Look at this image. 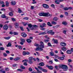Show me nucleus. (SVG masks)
<instances>
[{
	"label": "nucleus",
	"instance_id": "a878e982",
	"mask_svg": "<svg viewBox=\"0 0 73 73\" xmlns=\"http://www.w3.org/2000/svg\"><path fill=\"white\" fill-rule=\"evenodd\" d=\"M23 24L24 25V26H26L27 25H28V23L27 22L26 23H25L24 22H23Z\"/></svg>",
	"mask_w": 73,
	"mask_h": 73
},
{
	"label": "nucleus",
	"instance_id": "cd10ccee",
	"mask_svg": "<svg viewBox=\"0 0 73 73\" xmlns=\"http://www.w3.org/2000/svg\"><path fill=\"white\" fill-rule=\"evenodd\" d=\"M9 15L10 16H13V15L12 12H9Z\"/></svg>",
	"mask_w": 73,
	"mask_h": 73
},
{
	"label": "nucleus",
	"instance_id": "2f4dec72",
	"mask_svg": "<svg viewBox=\"0 0 73 73\" xmlns=\"http://www.w3.org/2000/svg\"><path fill=\"white\" fill-rule=\"evenodd\" d=\"M28 62L29 63V64H33V61L32 60H29Z\"/></svg>",
	"mask_w": 73,
	"mask_h": 73
},
{
	"label": "nucleus",
	"instance_id": "864d4df0",
	"mask_svg": "<svg viewBox=\"0 0 73 73\" xmlns=\"http://www.w3.org/2000/svg\"><path fill=\"white\" fill-rule=\"evenodd\" d=\"M48 46H52L51 45V44H50V43H48Z\"/></svg>",
	"mask_w": 73,
	"mask_h": 73
},
{
	"label": "nucleus",
	"instance_id": "393cba45",
	"mask_svg": "<svg viewBox=\"0 0 73 73\" xmlns=\"http://www.w3.org/2000/svg\"><path fill=\"white\" fill-rule=\"evenodd\" d=\"M60 27L59 25H57L55 26H54L53 27V28H57Z\"/></svg>",
	"mask_w": 73,
	"mask_h": 73
},
{
	"label": "nucleus",
	"instance_id": "79ce46f5",
	"mask_svg": "<svg viewBox=\"0 0 73 73\" xmlns=\"http://www.w3.org/2000/svg\"><path fill=\"white\" fill-rule=\"evenodd\" d=\"M24 20H28L29 18L28 17H25L23 18Z\"/></svg>",
	"mask_w": 73,
	"mask_h": 73
},
{
	"label": "nucleus",
	"instance_id": "5701e85b",
	"mask_svg": "<svg viewBox=\"0 0 73 73\" xmlns=\"http://www.w3.org/2000/svg\"><path fill=\"white\" fill-rule=\"evenodd\" d=\"M20 59V58L17 57L15 58L14 60H15V61H18Z\"/></svg>",
	"mask_w": 73,
	"mask_h": 73
},
{
	"label": "nucleus",
	"instance_id": "7ed1b4c3",
	"mask_svg": "<svg viewBox=\"0 0 73 73\" xmlns=\"http://www.w3.org/2000/svg\"><path fill=\"white\" fill-rule=\"evenodd\" d=\"M38 68L39 69L41 70V71H42V72H45L46 73V72H47L48 71L47 70L43 69V68H42V67L40 66H38Z\"/></svg>",
	"mask_w": 73,
	"mask_h": 73
},
{
	"label": "nucleus",
	"instance_id": "49530a36",
	"mask_svg": "<svg viewBox=\"0 0 73 73\" xmlns=\"http://www.w3.org/2000/svg\"><path fill=\"white\" fill-rule=\"evenodd\" d=\"M1 17L2 18H5V17H6L5 16V15L4 14L1 15Z\"/></svg>",
	"mask_w": 73,
	"mask_h": 73
},
{
	"label": "nucleus",
	"instance_id": "9b49d317",
	"mask_svg": "<svg viewBox=\"0 0 73 73\" xmlns=\"http://www.w3.org/2000/svg\"><path fill=\"white\" fill-rule=\"evenodd\" d=\"M60 45L62 46H66V43L63 42H61L60 43Z\"/></svg>",
	"mask_w": 73,
	"mask_h": 73
},
{
	"label": "nucleus",
	"instance_id": "37998d69",
	"mask_svg": "<svg viewBox=\"0 0 73 73\" xmlns=\"http://www.w3.org/2000/svg\"><path fill=\"white\" fill-rule=\"evenodd\" d=\"M64 14L66 16H68V13L67 12H65Z\"/></svg>",
	"mask_w": 73,
	"mask_h": 73
},
{
	"label": "nucleus",
	"instance_id": "f704fd0d",
	"mask_svg": "<svg viewBox=\"0 0 73 73\" xmlns=\"http://www.w3.org/2000/svg\"><path fill=\"white\" fill-rule=\"evenodd\" d=\"M11 37L10 36L8 37H5L4 38L6 40H9V39H10Z\"/></svg>",
	"mask_w": 73,
	"mask_h": 73
},
{
	"label": "nucleus",
	"instance_id": "f8f14e48",
	"mask_svg": "<svg viewBox=\"0 0 73 73\" xmlns=\"http://www.w3.org/2000/svg\"><path fill=\"white\" fill-rule=\"evenodd\" d=\"M46 27V24L45 23H43L42 25H40V28H43V27Z\"/></svg>",
	"mask_w": 73,
	"mask_h": 73
},
{
	"label": "nucleus",
	"instance_id": "473e14b6",
	"mask_svg": "<svg viewBox=\"0 0 73 73\" xmlns=\"http://www.w3.org/2000/svg\"><path fill=\"white\" fill-rule=\"evenodd\" d=\"M21 42L23 43L25 42V39H21Z\"/></svg>",
	"mask_w": 73,
	"mask_h": 73
},
{
	"label": "nucleus",
	"instance_id": "de8ad7c7",
	"mask_svg": "<svg viewBox=\"0 0 73 73\" xmlns=\"http://www.w3.org/2000/svg\"><path fill=\"white\" fill-rule=\"evenodd\" d=\"M13 35H18V33L16 32H14L13 33Z\"/></svg>",
	"mask_w": 73,
	"mask_h": 73
},
{
	"label": "nucleus",
	"instance_id": "f257e3e1",
	"mask_svg": "<svg viewBox=\"0 0 73 73\" xmlns=\"http://www.w3.org/2000/svg\"><path fill=\"white\" fill-rule=\"evenodd\" d=\"M39 15L40 16H44V17H48L50 16V17H52V15L50 14L49 13H41L39 14Z\"/></svg>",
	"mask_w": 73,
	"mask_h": 73
},
{
	"label": "nucleus",
	"instance_id": "c85d7f7f",
	"mask_svg": "<svg viewBox=\"0 0 73 73\" xmlns=\"http://www.w3.org/2000/svg\"><path fill=\"white\" fill-rule=\"evenodd\" d=\"M62 24H63V25H67V22L65 21H63L62 22Z\"/></svg>",
	"mask_w": 73,
	"mask_h": 73
},
{
	"label": "nucleus",
	"instance_id": "6e6552de",
	"mask_svg": "<svg viewBox=\"0 0 73 73\" xmlns=\"http://www.w3.org/2000/svg\"><path fill=\"white\" fill-rule=\"evenodd\" d=\"M43 6L44 8H46V9H47L49 8V6L46 4H43Z\"/></svg>",
	"mask_w": 73,
	"mask_h": 73
},
{
	"label": "nucleus",
	"instance_id": "20e7f679",
	"mask_svg": "<svg viewBox=\"0 0 73 73\" xmlns=\"http://www.w3.org/2000/svg\"><path fill=\"white\" fill-rule=\"evenodd\" d=\"M28 27L30 28V30H33V28L32 27V25L31 24H28Z\"/></svg>",
	"mask_w": 73,
	"mask_h": 73
},
{
	"label": "nucleus",
	"instance_id": "a19ab883",
	"mask_svg": "<svg viewBox=\"0 0 73 73\" xmlns=\"http://www.w3.org/2000/svg\"><path fill=\"white\" fill-rule=\"evenodd\" d=\"M63 9H64V11H67V10H68V7H65Z\"/></svg>",
	"mask_w": 73,
	"mask_h": 73
},
{
	"label": "nucleus",
	"instance_id": "680f3d73",
	"mask_svg": "<svg viewBox=\"0 0 73 73\" xmlns=\"http://www.w3.org/2000/svg\"><path fill=\"white\" fill-rule=\"evenodd\" d=\"M51 7H52V8H54L55 5L53 4H52L51 5Z\"/></svg>",
	"mask_w": 73,
	"mask_h": 73
},
{
	"label": "nucleus",
	"instance_id": "b1692460",
	"mask_svg": "<svg viewBox=\"0 0 73 73\" xmlns=\"http://www.w3.org/2000/svg\"><path fill=\"white\" fill-rule=\"evenodd\" d=\"M26 41L27 42H28V43H30V42H31V39H27V40Z\"/></svg>",
	"mask_w": 73,
	"mask_h": 73
},
{
	"label": "nucleus",
	"instance_id": "6ab92c4d",
	"mask_svg": "<svg viewBox=\"0 0 73 73\" xmlns=\"http://www.w3.org/2000/svg\"><path fill=\"white\" fill-rule=\"evenodd\" d=\"M51 23L52 25H56L57 24V22L54 21H52L51 22Z\"/></svg>",
	"mask_w": 73,
	"mask_h": 73
},
{
	"label": "nucleus",
	"instance_id": "2eb2a0df",
	"mask_svg": "<svg viewBox=\"0 0 73 73\" xmlns=\"http://www.w3.org/2000/svg\"><path fill=\"white\" fill-rule=\"evenodd\" d=\"M53 20L54 21H57L58 20V18L56 17H55L53 18Z\"/></svg>",
	"mask_w": 73,
	"mask_h": 73
},
{
	"label": "nucleus",
	"instance_id": "bb28decb",
	"mask_svg": "<svg viewBox=\"0 0 73 73\" xmlns=\"http://www.w3.org/2000/svg\"><path fill=\"white\" fill-rule=\"evenodd\" d=\"M6 7H8L9 6V3L8 1H6Z\"/></svg>",
	"mask_w": 73,
	"mask_h": 73
},
{
	"label": "nucleus",
	"instance_id": "a211bd4d",
	"mask_svg": "<svg viewBox=\"0 0 73 73\" xmlns=\"http://www.w3.org/2000/svg\"><path fill=\"white\" fill-rule=\"evenodd\" d=\"M11 46H12V43L11 42H9L8 44L7 45V47Z\"/></svg>",
	"mask_w": 73,
	"mask_h": 73
},
{
	"label": "nucleus",
	"instance_id": "39448f33",
	"mask_svg": "<svg viewBox=\"0 0 73 73\" xmlns=\"http://www.w3.org/2000/svg\"><path fill=\"white\" fill-rule=\"evenodd\" d=\"M41 44L40 45H39V46H40L41 47V48H44V43L42 42H40Z\"/></svg>",
	"mask_w": 73,
	"mask_h": 73
},
{
	"label": "nucleus",
	"instance_id": "412c9836",
	"mask_svg": "<svg viewBox=\"0 0 73 73\" xmlns=\"http://www.w3.org/2000/svg\"><path fill=\"white\" fill-rule=\"evenodd\" d=\"M60 2V1H59V0H56L55 3L57 4H60V3H59Z\"/></svg>",
	"mask_w": 73,
	"mask_h": 73
},
{
	"label": "nucleus",
	"instance_id": "bf43d9fd",
	"mask_svg": "<svg viewBox=\"0 0 73 73\" xmlns=\"http://www.w3.org/2000/svg\"><path fill=\"white\" fill-rule=\"evenodd\" d=\"M14 25H15V26H18L19 25V23H15L14 24Z\"/></svg>",
	"mask_w": 73,
	"mask_h": 73
},
{
	"label": "nucleus",
	"instance_id": "4c0bfd02",
	"mask_svg": "<svg viewBox=\"0 0 73 73\" xmlns=\"http://www.w3.org/2000/svg\"><path fill=\"white\" fill-rule=\"evenodd\" d=\"M21 69H25V68L23 66H21Z\"/></svg>",
	"mask_w": 73,
	"mask_h": 73
},
{
	"label": "nucleus",
	"instance_id": "4be33fe9",
	"mask_svg": "<svg viewBox=\"0 0 73 73\" xmlns=\"http://www.w3.org/2000/svg\"><path fill=\"white\" fill-rule=\"evenodd\" d=\"M18 12L19 13H21L23 12V11H22L19 8H18Z\"/></svg>",
	"mask_w": 73,
	"mask_h": 73
},
{
	"label": "nucleus",
	"instance_id": "e2e57ef3",
	"mask_svg": "<svg viewBox=\"0 0 73 73\" xmlns=\"http://www.w3.org/2000/svg\"><path fill=\"white\" fill-rule=\"evenodd\" d=\"M23 65L25 66H27V65H28L27 63V62H26L24 63L23 64Z\"/></svg>",
	"mask_w": 73,
	"mask_h": 73
},
{
	"label": "nucleus",
	"instance_id": "ea45409f",
	"mask_svg": "<svg viewBox=\"0 0 73 73\" xmlns=\"http://www.w3.org/2000/svg\"><path fill=\"white\" fill-rule=\"evenodd\" d=\"M0 3L1 4H4V2L3 1L0 0Z\"/></svg>",
	"mask_w": 73,
	"mask_h": 73
},
{
	"label": "nucleus",
	"instance_id": "f3484780",
	"mask_svg": "<svg viewBox=\"0 0 73 73\" xmlns=\"http://www.w3.org/2000/svg\"><path fill=\"white\" fill-rule=\"evenodd\" d=\"M66 53L68 54H72V51H71V50H67L66 51Z\"/></svg>",
	"mask_w": 73,
	"mask_h": 73
},
{
	"label": "nucleus",
	"instance_id": "774afa93",
	"mask_svg": "<svg viewBox=\"0 0 73 73\" xmlns=\"http://www.w3.org/2000/svg\"><path fill=\"white\" fill-rule=\"evenodd\" d=\"M44 41H45V42H48L49 41V40L45 39L44 40Z\"/></svg>",
	"mask_w": 73,
	"mask_h": 73
},
{
	"label": "nucleus",
	"instance_id": "58836bf2",
	"mask_svg": "<svg viewBox=\"0 0 73 73\" xmlns=\"http://www.w3.org/2000/svg\"><path fill=\"white\" fill-rule=\"evenodd\" d=\"M0 50H4V48L3 47H0Z\"/></svg>",
	"mask_w": 73,
	"mask_h": 73
},
{
	"label": "nucleus",
	"instance_id": "c9c22d12",
	"mask_svg": "<svg viewBox=\"0 0 73 73\" xmlns=\"http://www.w3.org/2000/svg\"><path fill=\"white\" fill-rule=\"evenodd\" d=\"M29 60L32 61V60L33 59V57H31L29 58Z\"/></svg>",
	"mask_w": 73,
	"mask_h": 73
},
{
	"label": "nucleus",
	"instance_id": "69168bd1",
	"mask_svg": "<svg viewBox=\"0 0 73 73\" xmlns=\"http://www.w3.org/2000/svg\"><path fill=\"white\" fill-rule=\"evenodd\" d=\"M42 35H46V32H42Z\"/></svg>",
	"mask_w": 73,
	"mask_h": 73
},
{
	"label": "nucleus",
	"instance_id": "338daca9",
	"mask_svg": "<svg viewBox=\"0 0 73 73\" xmlns=\"http://www.w3.org/2000/svg\"><path fill=\"white\" fill-rule=\"evenodd\" d=\"M63 33H64V34H65H65H66V30H64L63 32Z\"/></svg>",
	"mask_w": 73,
	"mask_h": 73
},
{
	"label": "nucleus",
	"instance_id": "c03bdc74",
	"mask_svg": "<svg viewBox=\"0 0 73 73\" xmlns=\"http://www.w3.org/2000/svg\"><path fill=\"white\" fill-rule=\"evenodd\" d=\"M52 30H50V31H48L47 32V33H48V34L50 33H50L52 32Z\"/></svg>",
	"mask_w": 73,
	"mask_h": 73
},
{
	"label": "nucleus",
	"instance_id": "9d476101",
	"mask_svg": "<svg viewBox=\"0 0 73 73\" xmlns=\"http://www.w3.org/2000/svg\"><path fill=\"white\" fill-rule=\"evenodd\" d=\"M35 69L37 71V73H42V72L41 71L39 70L37 68V67H35Z\"/></svg>",
	"mask_w": 73,
	"mask_h": 73
},
{
	"label": "nucleus",
	"instance_id": "ddd939ff",
	"mask_svg": "<svg viewBox=\"0 0 73 73\" xmlns=\"http://www.w3.org/2000/svg\"><path fill=\"white\" fill-rule=\"evenodd\" d=\"M22 36L23 37H27V34L25 33H22Z\"/></svg>",
	"mask_w": 73,
	"mask_h": 73
},
{
	"label": "nucleus",
	"instance_id": "13d9d810",
	"mask_svg": "<svg viewBox=\"0 0 73 73\" xmlns=\"http://www.w3.org/2000/svg\"><path fill=\"white\" fill-rule=\"evenodd\" d=\"M23 54L24 56H25L26 55V52H25V51H23Z\"/></svg>",
	"mask_w": 73,
	"mask_h": 73
},
{
	"label": "nucleus",
	"instance_id": "4d7b16f0",
	"mask_svg": "<svg viewBox=\"0 0 73 73\" xmlns=\"http://www.w3.org/2000/svg\"><path fill=\"white\" fill-rule=\"evenodd\" d=\"M3 55L4 56V57H6V56H7V54L5 53H4L3 54Z\"/></svg>",
	"mask_w": 73,
	"mask_h": 73
},
{
	"label": "nucleus",
	"instance_id": "c756f323",
	"mask_svg": "<svg viewBox=\"0 0 73 73\" xmlns=\"http://www.w3.org/2000/svg\"><path fill=\"white\" fill-rule=\"evenodd\" d=\"M47 25L48 26H49V27H52V25L50 24V23L49 22L47 23Z\"/></svg>",
	"mask_w": 73,
	"mask_h": 73
},
{
	"label": "nucleus",
	"instance_id": "8fccbe9b",
	"mask_svg": "<svg viewBox=\"0 0 73 73\" xmlns=\"http://www.w3.org/2000/svg\"><path fill=\"white\" fill-rule=\"evenodd\" d=\"M29 72H32L33 70L32 68H29Z\"/></svg>",
	"mask_w": 73,
	"mask_h": 73
},
{
	"label": "nucleus",
	"instance_id": "0eeeda50",
	"mask_svg": "<svg viewBox=\"0 0 73 73\" xmlns=\"http://www.w3.org/2000/svg\"><path fill=\"white\" fill-rule=\"evenodd\" d=\"M3 28L4 30H5V31H7V29H8V26L7 25H4L3 27Z\"/></svg>",
	"mask_w": 73,
	"mask_h": 73
},
{
	"label": "nucleus",
	"instance_id": "a18cd8bd",
	"mask_svg": "<svg viewBox=\"0 0 73 73\" xmlns=\"http://www.w3.org/2000/svg\"><path fill=\"white\" fill-rule=\"evenodd\" d=\"M11 20L15 22L16 21V19L13 18H12Z\"/></svg>",
	"mask_w": 73,
	"mask_h": 73
},
{
	"label": "nucleus",
	"instance_id": "5fc2aeb1",
	"mask_svg": "<svg viewBox=\"0 0 73 73\" xmlns=\"http://www.w3.org/2000/svg\"><path fill=\"white\" fill-rule=\"evenodd\" d=\"M25 61L26 62H28V60H23L22 62H25Z\"/></svg>",
	"mask_w": 73,
	"mask_h": 73
},
{
	"label": "nucleus",
	"instance_id": "aec40b11",
	"mask_svg": "<svg viewBox=\"0 0 73 73\" xmlns=\"http://www.w3.org/2000/svg\"><path fill=\"white\" fill-rule=\"evenodd\" d=\"M62 50L63 51H66V47H63L61 48Z\"/></svg>",
	"mask_w": 73,
	"mask_h": 73
},
{
	"label": "nucleus",
	"instance_id": "4468645a",
	"mask_svg": "<svg viewBox=\"0 0 73 73\" xmlns=\"http://www.w3.org/2000/svg\"><path fill=\"white\" fill-rule=\"evenodd\" d=\"M45 65V64L44 62H41L39 64V66H44Z\"/></svg>",
	"mask_w": 73,
	"mask_h": 73
},
{
	"label": "nucleus",
	"instance_id": "09e8293b",
	"mask_svg": "<svg viewBox=\"0 0 73 73\" xmlns=\"http://www.w3.org/2000/svg\"><path fill=\"white\" fill-rule=\"evenodd\" d=\"M18 48H19V49H22V47L21 46V45L18 46Z\"/></svg>",
	"mask_w": 73,
	"mask_h": 73
},
{
	"label": "nucleus",
	"instance_id": "7c9ffc66",
	"mask_svg": "<svg viewBox=\"0 0 73 73\" xmlns=\"http://www.w3.org/2000/svg\"><path fill=\"white\" fill-rule=\"evenodd\" d=\"M54 44H58V41H57V40H54Z\"/></svg>",
	"mask_w": 73,
	"mask_h": 73
},
{
	"label": "nucleus",
	"instance_id": "052dcab7",
	"mask_svg": "<svg viewBox=\"0 0 73 73\" xmlns=\"http://www.w3.org/2000/svg\"><path fill=\"white\" fill-rule=\"evenodd\" d=\"M13 67H16L17 66V64H14L12 65Z\"/></svg>",
	"mask_w": 73,
	"mask_h": 73
},
{
	"label": "nucleus",
	"instance_id": "423d86ee",
	"mask_svg": "<svg viewBox=\"0 0 73 73\" xmlns=\"http://www.w3.org/2000/svg\"><path fill=\"white\" fill-rule=\"evenodd\" d=\"M35 46H38V47L36 48V49L35 50L36 51H38L39 50V45L38 44H35Z\"/></svg>",
	"mask_w": 73,
	"mask_h": 73
},
{
	"label": "nucleus",
	"instance_id": "603ef678",
	"mask_svg": "<svg viewBox=\"0 0 73 73\" xmlns=\"http://www.w3.org/2000/svg\"><path fill=\"white\" fill-rule=\"evenodd\" d=\"M60 60H64V57H60Z\"/></svg>",
	"mask_w": 73,
	"mask_h": 73
},
{
	"label": "nucleus",
	"instance_id": "dca6fc26",
	"mask_svg": "<svg viewBox=\"0 0 73 73\" xmlns=\"http://www.w3.org/2000/svg\"><path fill=\"white\" fill-rule=\"evenodd\" d=\"M11 3L12 5H16V2L15 1H12Z\"/></svg>",
	"mask_w": 73,
	"mask_h": 73
},
{
	"label": "nucleus",
	"instance_id": "1a4fd4ad",
	"mask_svg": "<svg viewBox=\"0 0 73 73\" xmlns=\"http://www.w3.org/2000/svg\"><path fill=\"white\" fill-rule=\"evenodd\" d=\"M46 67H47L49 69H50V70H52L53 69V66H46Z\"/></svg>",
	"mask_w": 73,
	"mask_h": 73
},
{
	"label": "nucleus",
	"instance_id": "0e129e2a",
	"mask_svg": "<svg viewBox=\"0 0 73 73\" xmlns=\"http://www.w3.org/2000/svg\"><path fill=\"white\" fill-rule=\"evenodd\" d=\"M42 50H43V49H42L41 48H39V51H42Z\"/></svg>",
	"mask_w": 73,
	"mask_h": 73
},
{
	"label": "nucleus",
	"instance_id": "e433bc0d",
	"mask_svg": "<svg viewBox=\"0 0 73 73\" xmlns=\"http://www.w3.org/2000/svg\"><path fill=\"white\" fill-rule=\"evenodd\" d=\"M54 33H55L52 31H51V33L50 34L51 35H54Z\"/></svg>",
	"mask_w": 73,
	"mask_h": 73
},
{
	"label": "nucleus",
	"instance_id": "6e6d98bb",
	"mask_svg": "<svg viewBox=\"0 0 73 73\" xmlns=\"http://www.w3.org/2000/svg\"><path fill=\"white\" fill-rule=\"evenodd\" d=\"M17 71H20V72H23V70L21 69H18L17 70Z\"/></svg>",
	"mask_w": 73,
	"mask_h": 73
},
{
	"label": "nucleus",
	"instance_id": "72a5a7b5",
	"mask_svg": "<svg viewBox=\"0 0 73 73\" xmlns=\"http://www.w3.org/2000/svg\"><path fill=\"white\" fill-rule=\"evenodd\" d=\"M50 54L52 56H54V53H53L52 51L50 52Z\"/></svg>",
	"mask_w": 73,
	"mask_h": 73
},
{
	"label": "nucleus",
	"instance_id": "3c124183",
	"mask_svg": "<svg viewBox=\"0 0 73 73\" xmlns=\"http://www.w3.org/2000/svg\"><path fill=\"white\" fill-rule=\"evenodd\" d=\"M49 64H53V61L52 60H50L49 61Z\"/></svg>",
	"mask_w": 73,
	"mask_h": 73
},
{
	"label": "nucleus",
	"instance_id": "f03ea898",
	"mask_svg": "<svg viewBox=\"0 0 73 73\" xmlns=\"http://www.w3.org/2000/svg\"><path fill=\"white\" fill-rule=\"evenodd\" d=\"M60 68H61L64 71L67 70V69H68V67L65 64H62L60 66Z\"/></svg>",
	"mask_w": 73,
	"mask_h": 73
}]
</instances>
